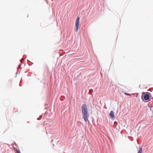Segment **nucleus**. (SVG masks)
Returning a JSON list of instances; mask_svg holds the SVG:
<instances>
[{
	"label": "nucleus",
	"mask_w": 153,
	"mask_h": 153,
	"mask_svg": "<svg viewBox=\"0 0 153 153\" xmlns=\"http://www.w3.org/2000/svg\"><path fill=\"white\" fill-rule=\"evenodd\" d=\"M109 115L110 116V117L112 119L114 120L115 119L114 113L113 111H111Z\"/></svg>",
	"instance_id": "7ed1b4c3"
},
{
	"label": "nucleus",
	"mask_w": 153,
	"mask_h": 153,
	"mask_svg": "<svg viewBox=\"0 0 153 153\" xmlns=\"http://www.w3.org/2000/svg\"><path fill=\"white\" fill-rule=\"evenodd\" d=\"M79 17H77L76 21L75 23V27L76 30V32L78 31V28L79 27Z\"/></svg>",
	"instance_id": "f03ea898"
},
{
	"label": "nucleus",
	"mask_w": 153,
	"mask_h": 153,
	"mask_svg": "<svg viewBox=\"0 0 153 153\" xmlns=\"http://www.w3.org/2000/svg\"><path fill=\"white\" fill-rule=\"evenodd\" d=\"M144 98L145 100H149V94H146L144 95Z\"/></svg>",
	"instance_id": "20e7f679"
},
{
	"label": "nucleus",
	"mask_w": 153,
	"mask_h": 153,
	"mask_svg": "<svg viewBox=\"0 0 153 153\" xmlns=\"http://www.w3.org/2000/svg\"><path fill=\"white\" fill-rule=\"evenodd\" d=\"M81 108L83 115V118L85 121L87 122V121H88V118L89 116L88 112L87 105L85 104H83Z\"/></svg>",
	"instance_id": "f257e3e1"
},
{
	"label": "nucleus",
	"mask_w": 153,
	"mask_h": 153,
	"mask_svg": "<svg viewBox=\"0 0 153 153\" xmlns=\"http://www.w3.org/2000/svg\"><path fill=\"white\" fill-rule=\"evenodd\" d=\"M142 148H140L139 149V150H138V153H142Z\"/></svg>",
	"instance_id": "39448f33"
},
{
	"label": "nucleus",
	"mask_w": 153,
	"mask_h": 153,
	"mask_svg": "<svg viewBox=\"0 0 153 153\" xmlns=\"http://www.w3.org/2000/svg\"><path fill=\"white\" fill-rule=\"evenodd\" d=\"M15 150L16 151L17 153H20V152L19 150H18L16 149H15Z\"/></svg>",
	"instance_id": "423d86ee"
}]
</instances>
